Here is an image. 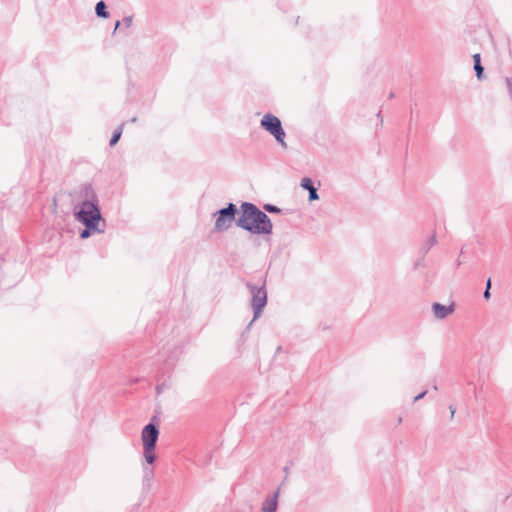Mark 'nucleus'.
I'll use <instances>...</instances> for the list:
<instances>
[{"label":"nucleus","mask_w":512,"mask_h":512,"mask_svg":"<svg viewBox=\"0 0 512 512\" xmlns=\"http://www.w3.org/2000/svg\"><path fill=\"white\" fill-rule=\"evenodd\" d=\"M72 199L75 203H95L99 202L97 193L93 185L89 182L79 185L72 193Z\"/></svg>","instance_id":"nucleus-6"},{"label":"nucleus","mask_w":512,"mask_h":512,"mask_svg":"<svg viewBox=\"0 0 512 512\" xmlns=\"http://www.w3.org/2000/svg\"><path fill=\"white\" fill-rule=\"evenodd\" d=\"M455 310L454 303H451L450 305H442L438 302L433 303L432 305V311L434 313V316L436 319L442 320L448 317L450 314H452Z\"/></svg>","instance_id":"nucleus-7"},{"label":"nucleus","mask_w":512,"mask_h":512,"mask_svg":"<svg viewBox=\"0 0 512 512\" xmlns=\"http://www.w3.org/2000/svg\"><path fill=\"white\" fill-rule=\"evenodd\" d=\"M486 289H491V278H488L486 281Z\"/></svg>","instance_id":"nucleus-23"},{"label":"nucleus","mask_w":512,"mask_h":512,"mask_svg":"<svg viewBox=\"0 0 512 512\" xmlns=\"http://www.w3.org/2000/svg\"><path fill=\"white\" fill-rule=\"evenodd\" d=\"M426 394H427V390H424L423 392L419 393L417 396L414 397L413 402L415 403V402L423 399L426 396Z\"/></svg>","instance_id":"nucleus-18"},{"label":"nucleus","mask_w":512,"mask_h":512,"mask_svg":"<svg viewBox=\"0 0 512 512\" xmlns=\"http://www.w3.org/2000/svg\"><path fill=\"white\" fill-rule=\"evenodd\" d=\"M84 229L80 232L81 239L89 238L93 233H101L103 230L99 229L98 224H83Z\"/></svg>","instance_id":"nucleus-10"},{"label":"nucleus","mask_w":512,"mask_h":512,"mask_svg":"<svg viewBox=\"0 0 512 512\" xmlns=\"http://www.w3.org/2000/svg\"><path fill=\"white\" fill-rule=\"evenodd\" d=\"M474 70L478 80L484 78V67L481 64V56L479 53L473 55Z\"/></svg>","instance_id":"nucleus-11"},{"label":"nucleus","mask_w":512,"mask_h":512,"mask_svg":"<svg viewBox=\"0 0 512 512\" xmlns=\"http://www.w3.org/2000/svg\"><path fill=\"white\" fill-rule=\"evenodd\" d=\"M483 297H484L485 300H489L490 299V297H491L490 289H486L485 288V291L483 293Z\"/></svg>","instance_id":"nucleus-19"},{"label":"nucleus","mask_w":512,"mask_h":512,"mask_svg":"<svg viewBox=\"0 0 512 512\" xmlns=\"http://www.w3.org/2000/svg\"><path fill=\"white\" fill-rule=\"evenodd\" d=\"M153 477H154L153 469L144 467V481L149 483Z\"/></svg>","instance_id":"nucleus-15"},{"label":"nucleus","mask_w":512,"mask_h":512,"mask_svg":"<svg viewBox=\"0 0 512 512\" xmlns=\"http://www.w3.org/2000/svg\"><path fill=\"white\" fill-rule=\"evenodd\" d=\"M301 187L309 192V201H314L319 199V195L317 192V188L314 186L312 180L310 178H303L301 180Z\"/></svg>","instance_id":"nucleus-8"},{"label":"nucleus","mask_w":512,"mask_h":512,"mask_svg":"<svg viewBox=\"0 0 512 512\" xmlns=\"http://www.w3.org/2000/svg\"><path fill=\"white\" fill-rule=\"evenodd\" d=\"M245 285L251 294L250 306L253 310V318L246 327V330H249L253 322L262 315L263 309L267 304V290L265 280L260 285L249 281Z\"/></svg>","instance_id":"nucleus-2"},{"label":"nucleus","mask_w":512,"mask_h":512,"mask_svg":"<svg viewBox=\"0 0 512 512\" xmlns=\"http://www.w3.org/2000/svg\"><path fill=\"white\" fill-rule=\"evenodd\" d=\"M121 21L117 20L115 23L114 33L117 31V29L120 27Z\"/></svg>","instance_id":"nucleus-22"},{"label":"nucleus","mask_w":512,"mask_h":512,"mask_svg":"<svg viewBox=\"0 0 512 512\" xmlns=\"http://www.w3.org/2000/svg\"><path fill=\"white\" fill-rule=\"evenodd\" d=\"M136 120H137V118H136V117H133V118H131V120H130V121H131V122H136Z\"/></svg>","instance_id":"nucleus-26"},{"label":"nucleus","mask_w":512,"mask_h":512,"mask_svg":"<svg viewBox=\"0 0 512 512\" xmlns=\"http://www.w3.org/2000/svg\"><path fill=\"white\" fill-rule=\"evenodd\" d=\"M75 219L81 224H98L102 220L99 202L95 203H75Z\"/></svg>","instance_id":"nucleus-4"},{"label":"nucleus","mask_w":512,"mask_h":512,"mask_svg":"<svg viewBox=\"0 0 512 512\" xmlns=\"http://www.w3.org/2000/svg\"><path fill=\"white\" fill-rule=\"evenodd\" d=\"M389 98H390V99H391V98H394V93H393V92H391V93L389 94Z\"/></svg>","instance_id":"nucleus-25"},{"label":"nucleus","mask_w":512,"mask_h":512,"mask_svg":"<svg viewBox=\"0 0 512 512\" xmlns=\"http://www.w3.org/2000/svg\"><path fill=\"white\" fill-rule=\"evenodd\" d=\"M376 117L379 119V123H380V125H382V124H383V117H382V115H381V112H378V113L376 114Z\"/></svg>","instance_id":"nucleus-20"},{"label":"nucleus","mask_w":512,"mask_h":512,"mask_svg":"<svg viewBox=\"0 0 512 512\" xmlns=\"http://www.w3.org/2000/svg\"><path fill=\"white\" fill-rule=\"evenodd\" d=\"M449 410H450V413H451V418H453V417H454V414H455V408H454V406H453V405H450V406H449Z\"/></svg>","instance_id":"nucleus-21"},{"label":"nucleus","mask_w":512,"mask_h":512,"mask_svg":"<svg viewBox=\"0 0 512 512\" xmlns=\"http://www.w3.org/2000/svg\"><path fill=\"white\" fill-rule=\"evenodd\" d=\"M159 438V429L153 423L144 426L141 433L143 443V456L147 464H153L156 460L155 447Z\"/></svg>","instance_id":"nucleus-3"},{"label":"nucleus","mask_w":512,"mask_h":512,"mask_svg":"<svg viewBox=\"0 0 512 512\" xmlns=\"http://www.w3.org/2000/svg\"><path fill=\"white\" fill-rule=\"evenodd\" d=\"M156 391H157L158 394H160L162 392V385H158L156 387Z\"/></svg>","instance_id":"nucleus-24"},{"label":"nucleus","mask_w":512,"mask_h":512,"mask_svg":"<svg viewBox=\"0 0 512 512\" xmlns=\"http://www.w3.org/2000/svg\"><path fill=\"white\" fill-rule=\"evenodd\" d=\"M121 134H122V126L114 131L109 144L111 146H114L119 141Z\"/></svg>","instance_id":"nucleus-14"},{"label":"nucleus","mask_w":512,"mask_h":512,"mask_svg":"<svg viewBox=\"0 0 512 512\" xmlns=\"http://www.w3.org/2000/svg\"><path fill=\"white\" fill-rule=\"evenodd\" d=\"M95 13L99 18L106 19L109 17V12L107 11L106 3L103 0H100L96 3Z\"/></svg>","instance_id":"nucleus-12"},{"label":"nucleus","mask_w":512,"mask_h":512,"mask_svg":"<svg viewBox=\"0 0 512 512\" xmlns=\"http://www.w3.org/2000/svg\"><path fill=\"white\" fill-rule=\"evenodd\" d=\"M437 244V239L435 235L430 236L423 246L420 249V252L423 254V257L429 252V250Z\"/></svg>","instance_id":"nucleus-13"},{"label":"nucleus","mask_w":512,"mask_h":512,"mask_svg":"<svg viewBox=\"0 0 512 512\" xmlns=\"http://www.w3.org/2000/svg\"><path fill=\"white\" fill-rule=\"evenodd\" d=\"M278 491L274 493L273 496H268L263 502L262 511L263 512H275L278 506Z\"/></svg>","instance_id":"nucleus-9"},{"label":"nucleus","mask_w":512,"mask_h":512,"mask_svg":"<svg viewBox=\"0 0 512 512\" xmlns=\"http://www.w3.org/2000/svg\"><path fill=\"white\" fill-rule=\"evenodd\" d=\"M263 209L269 213H280L281 209L273 204H265Z\"/></svg>","instance_id":"nucleus-16"},{"label":"nucleus","mask_w":512,"mask_h":512,"mask_svg":"<svg viewBox=\"0 0 512 512\" xmlns=\"http://www.w3.org/2000/svg\"><path fill=\"white\" fill-rule=\"evenodd\" d=\"M122 22H123V24H124V26H125L126 28L130 27V26H131V24H132V16H126V17H124V18H123V20H122Z\"/></svg>","instance_id":"nucleus-17"},{"label":"nucleus","mask_w":512,"mask_h":512,"mask_svg":"<svg viewBox=\"0 0 512 512\" xmlns=\"http://www.w3.org/2000/svg\"><path fill=\"white\" fill-rule=\"evenodd\" d=\"M215 218L214 231L218 233L229 230L233 222L253 235H270L273 224L269 216L260 210L254 203L242 202L240 211L232 202L213 213Z\"/></svg>","instance_id":"nucleus-1"},{"label":"nucleus","mask_w":512,"mask_h":512,"mask_svg":"<svg viewBox=\"0 0 512 512\" xmlns=\"http://www.w3.org/2000/svg\"><path fill=\"white\" fill-rule=\"evenodd\" d=\"M260 126L263 130L272 135L282 148L287 149L288 145L285 142L286 133L281 120L277 116L266 113L260 121Z\"/></svg>","instance_id":"nucleus-5"}]
</instances>
